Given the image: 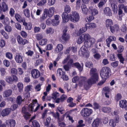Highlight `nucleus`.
Wrapping results in <instances>:
<instances>
[{"mask_svg": "<svg viewBox=\"0 0 127 127\" xmlns=\"http://www.w3.org/2000/svg\"><path fill=\"white\" fill-rule=\"evenodd\" d=\"M86 27L90 29H92L96 27V26L94 23H90L87 24Z\"/></svg>", "mask_w": 127, "mask_h": 127, "instance_id": "obj_36", "label": "nucleus"}, {"mask_svg": "<svg viewBox=\"0 0 127 127\" xmlns=\"http://www.w3.org/2000/svg\"><path fill=\"white\" fill-rule=\"evenodd\" d=\"M89 11L92 15L94 16L97 14L98 13V11L95 8H94L92 6L89 7Z\"/></svg>", "mask_w": 127, "mask_h": 127, "instance_id": "obj_13", "label": "nucleus"}, {"mask_svg": "<svg viewBox=\"0 0 127 127\" xmlns=\"http://www.w3.org/2000/svg\"><path fill=\"white\" fill-rule=\"evenodd\" d=\"M122 98V96L121 94L118 93L117 94L115 97V99L116 100L118 101L119 100L121 99Z\"/></svg>", "mask_w": 127, "mask_h": 127, "instance_id": "obj_64", "label": "nucleus"}, {"mask_svg": "<svg viewBox=\"0 0 127 127\" xmlns=\"http://www.w3.org/2000/svg\"><path fill=\"white\" fill-rule=\"evenodd\" d=\"M8 9V5L6 3L3 2L2 3V6L0 5V11L5 12L7 11Z\"/></svg>", "mask_w": 127, "mask_h": 127, "instance_id": "obj_14", "label": "nucleus"}, {"mask_svg": "<svg viewBox=\"0 0 127 127\" xmlns=\"http://www.w3.org/2000/svg\"><path fill=\"white\" fill-rule=\"evenodd\" d=\"M81 8L83 13L86 14L88 12V9L86 6L85 5H82L81 6Z\"/></svg>", "mask_w": 127, "mask_h": 127, "instance_id": "obj_28", "label": "nucleus"}, {"mask_svg": "<svg viewBox=\"0 0 127 127\" xmlns=\"http://www.w3.org/2000/svg\"><path fill=\"white\" fill-rule=\"evenodd\" d=\"M0 71L1 72V75L2 76H3L5 75L6 73L5 69L3 67H1L0 68Z\"/></svg>", "mask_w": 127, "mask_h": 127, "instance_id": "obj_56", "label": "nucleus"}, {"mask_svg": "<svg viewBox=\"0 0 127 127\" xmlns=\"http://www.w3.org/2000/svg\"><path fill=\"white\" fill-rule=\"evenodd\" d=\"M113 24V22L112 20L111 19H107L106 20V26L107 27L111 26Z\"/></svg>", "mask_w": 127, "mask_h": 127, "instance_id": "obj_27", "label": "nucleus"}, {"mask_svg": "<svg viewBox=\"0 0 127 127\" xmlns=\"http://www.w3.org/2000/svg\"><path fill=\"white\" fill-rule=\"evenodd\" d=\"M69 19L71 22L74 23L78 22L80 19L78 13L76 11H72L70 14Z\"/></svg>", "mask_w": 127, "mask_h": 127, "instance_id": "obj_4", "label": "nucleus"}, {"mask_svg": "<svg viewBox=\"0 0 127 127\" xmlns=\"http://www.w3.org/2000/svg\"><path fill=\"white\" fill-rule=\"evenodd\" d=\"M54 32V30L51 28H47L45 31V32L47 34H51Z\"/></svg>", "mask_w": 127, "mask_h": 127, "instance_id": "obj_39", "label": "nucleus"}, {"mask_svg": "<svg viewBox=\"0 0 127 127\" xmlns=\"http://www.w3.org/2000/svg\"><path fill=\"white\" fill-rule=\"evenodd\" d=\"M64 47L62 44H58L55 50V52L56 53H58L63 50Z\"/></svg>", "mask_w": 127, "mask_h": 127, "instance_id": "obj_22", "label": "nucleus"}, {"mask_svg": "<svg viewBox=\"0 0 127 127\" xmlns=\"http://www.w3.org/2000/svg\"><path fill=\"white\" fill-rule=\"evenodd\" d=\"M79 53V54H81L83 55H85L87 57H88L89 55V52L87 51L86 46H82L81 48Z\"/></svg>", "mask_w": 127, "mask_h": 127, "instance_id": "obj_7", "label": "nucleus"}, {"mask_svg": "<svg viewBox=\"0 0 127 127\" xmlns=\"http://www.w3.org/2000/svg\"><path fill=\"white\" fill-rule=\"evenodd\" d=\"M51 120V118L49 117H48L46 119L45 122L44 123L45 126L46 127H48V125H49Z\"/></svg>", "mask_w": 127, "mask_h": 127, "instance_id": "obj_43", "label": "nucleus"}, {"mask_svg": "<svg viewBox=\"0 0 127 127\" xmlns=\"http://www.w3.org/2000/svg\"><path fill=\"white\" fill-rule=\"evenodd\" d=\"M5 56L6 58L10 60L12 59L13 58L12 54L10 52H6L5 54Z\"/></svg>", "mask_w": 127, "mask_h": 127, "instance_id": "obj_44", "label": "nucleus"}, {"mask_svg": "<svg viewBox=\"0 0 127 127\" xmlns=\"http://www.w3.org/2000/svg\"><path fill=\"white\" fill-rule=\"evenodd\" d=\"M102 110L104 113L109 112L110 111L111 109L109 107H104L102 108Z\"/></svg>", "mask_w": 127, "mask_h": 127, "instance_id": "obj_42", "label": "nucleus"}, {"mask_svg": "<svg viewBox=\"0 0 127 127\" xmlns=\"http://www.w3.org/2000/svg\"><path fill=\"white\" fill-rule=\"evenodd\" d=\"M59 96V94L57 92H55L53 93L52 95V98L53 99L55 100L57 97Z\"/></svg>", "mask_w": 127, "mask_h": 127, "instance_id": "obj_47", "label": "nucleus"}, {"mask_svg": "<svg viewBox=\"0 0 127 127\" xmlns=\"http://www.w3.org/2000/svg\"><path fill=\"white\" fill-rule=\"evenodd\" d=\"M111 5L112 7V10L115 14L117 13L118 8L116 5L115 3H111Z\"/></svg>", "mask_w": 127, "mask_h": 127, "instance_id": "obj_25", "label": "nucleus"}, {"mask_svg": "<svg viewBox=\"0 0 127 127\" xmlns=\"http://www.w3.org/2000/svg\"><path fill=\"white\" fill-rule=\"evenodd\" d=\"M96 71V69L95 68H93L91 69L90 73L91 78L87 80L85 77L81 76L79 77L78 76H76L73 78L72 81L75 83L79 80L78 86L80 87L83 86L85 89L87 90L89 89L91 85L97 81L98 76Z\"/></svg>", "mask_w": 127, "mask_h": 127, "instance_id": "obj_1", "label": "nucleus"}, {"mask_svg": "<svg viewBox=\"0 0 127 127\" xmlns=\"http://www.w3.org/2000/svg\"><path fill=\"white\" fill-rule=\"evenodd\" d=\"M92 111L90 109L87 108H83L81 111V116L84 117L89 116L92 113Z\"/></svg>", "mask_w": 127, "mask_h": 127, "instance_id": "obj_5", "label": "nucleus"}, {"mask_svg": "<svg viewBox=\"0 0 127 127\" xmlns=\"http://www.w3.org/2000/svg\"><path fill=\"white\" fill-rule=\"evenodd\" d=\"M37 101L36 99L33 100L32 103L28 105V111L30 112H32L33 111V107L35 106V104L37 102Z\"/></svg>", "mask_w": 127, "mask_h": 127, "instance_id": "obj_15", "label": "nucleus"}, {"mask_svg": "<svg viewBox=\"0 0 127 127\" xmlns=\"http://www.w3.org/2000/svg\"><path fill=\"white\" fill-rule=\"evenodd\" d=\"M32 27V24L30 23H28L25 27L26 29L30 30Z\"/></svg>", "mask_w": 127, "mask_h": 127, "instance_id": "obj_61", "label": "nucleus"}, {"mask_svg": "<svg viewBox=\"0 0 127 127\" xmlns=\"http://www.w3.org/2000/svg\"><path fill=\"white\" fill-rule=\"evenodd\" d=\"M101 123L100 120L99 119L97 118L95 120L92 124V127H98Z\"/></svg>", "mask_w": 127, "mask_h": 127, "instance_id": "obj_19", "label": "nucleus"}, {"mask_svg": "<svg viewBox=\"0 0 127 127\" xmlns=\"http://www.w3.org/2000/svg\"><path fill=\"white\" fill-rule=\"evenodd\" d=\"M36 47L38 48L39 52L41 54H42L43 52H45L46 50H43L39 47L38 44H36Z\"/></svg>", "mask_w": 127, "mask_h": 127, "instance_id": "obj_57", "label": "nucleus"}, {"mask_svg": "<svg viewBox=\"0 0 127 127\" xmlns=\"http://www.w3.org/2000/svg\"><path fill=\"white\" fill-rule=\"evenodd\" d=\"M46 2V0H41L37 4L38 6H42L44 5Z\"/></svg>", "mask_w": 127, "mask_h": 127, "instance_id": "obj_54", "label": "nucleus"}, {"mask_svg": "<svg viewBox=\"0 0 127 127\" xmlns=\"http://www.w3.org/2000/svg\"><path fill=\"white\" fill-rule=\"evenodd\" d=\"M18 73L19 75H22L24 73L23 70L21 68H17Z\"/></svg>", "mask_w": 127, "mask_h": 127, "instance_id": "obj_55", "label": "nucleus"}, {"mask_svg": "<svg viewBox=\"0 0 127 127\" xmlns=\"http://www.w3.org/2000/svg\"><path fill=\"white\" fill-rule=\"evenodd\" d=\"M3 19L2 23L4 25H8L10 22L9 18L7 17H5V16L3 14H1L0 17V20H1Z\"/></svg>", "mask_w": 127, "mask_h": 127, "instance_id": "obj_10", "label": "nucleus"}, {"mask_svg": "<svg viewBox=\"0 0 127 127\" xmlns=\"http://www.w3.org/2000/svg\"><path fill=\"white\" fill-rule=\"evenodd\" d=\"M56 2V0H48V3L49 6H52Z\"/></svg>", "mask_w": 127, "mask_h": 127, "instance_id": "obj_58", "label": "nucleus"}, {"mask_svg": "<svg viewBox=\"0 0 127 127\" xmlns=\"http://www.w3.org/2000/svg\"><path fill=\"white\" fill-rule=\"evenodd\" d=\"M0 32L5 39H8L9 37L8 35L3 30H0Z\"/></svg>", "mask_w": 127, "mask_h": 127, "instance_id": "obj_31", "label": "nucleus"}, {"mask_svg": "<svg viewBox=\"0 0 127 127\" xmlns=\"http://www.w3.org/2000/svg\"><path fill=\"white\" fill-rule=\"evenodd\" d=\"M87 27H86V25L84 27L81 28L79 31V32L80 33H82L85 32L87 30Z\"/></svg>", "mask_w": 127, "mask_h": 127, "instance_id": "obj_41", "label": "nucleus"}, {"mask_svg": "<svg viewBox=\"0 0 127 127\" xmlns=\"http://www.w3.org/2000/svg\"><path fill=\"white\" fill-rule=\"evenodd\" d=\"M12 93V91L10 90L5 91L3 92V96L5 97H7L10 95Z\"/></svg>", "mask_w": 127, "mask_h": 127, "instance_id": "obj_26", "label": "nucleus"}, {"mask_svg": "<svg viewBox=\"0 0 127 127\" xmlns=\"http://www.w3.org/2000/svg\"><path fill=\"white\" fill-rule=\"evenodd\" d=\"M95 40L93 38H91L90 36L88 33H85L80 35L78 37L77 42V43L80 44L83 42L87 47H91L95 42Z\"/></svg>", "mask_w": 127, "mask_h": 127, "instance_id": "obj_2", "label": "nucleus"}, {"mask_svg": "<svg viewBox=\"0 0 127 127\" xmlns=\"http://www.w3.org/2000/svg\"><path fill=\"white\" fill-rule=\"evenodd\" d=\"M23 56L22 54L20 53H18L16 54L15 59L17 63H21L23 61Z\"/></svg>", "mask_w": 127, "mask_h": 127, "instance_id": "obj_8", "label": "nucleus"}, {"mask_svg": "<svg viewBox=\"0 0 127 127\" xmlns=\"http://www.w3.org/2000/svg\"><path fill=\"white\" fill-rule=\"evenodd\" d=\"M111 70L110 68L108 67H104L101 69L100 73L101 78L105 81L110 75Z\"/></svg>", "mask_w": 127, "mask_h": 127, "instance_id": "obj_3", "label": "nucleus"}, {"mask_svg": "<svg viewBox=\"0 0 127 127\" xmlns=\"http://www.w3.org/2000/svg\"><path fill=\"white\" fill-rule=\"evenodd\" d=\"M126 24H124L122 26L121 30L124 32H126L127 30V28L126 27Z\"/></svg>", "mask_w": 127, "mask_h": 127, "instance_id": "obj_59", "label": "nucleus"}, {"mask_svg": "<svg viewBox=\"0 0 127 127\" xmlns=\"http://www.w3.org/2000/svg\"><path fill=\"white\" fill-rule=\"evenodd\" d=\"M106 2L103 1H100L98 4V7L99 8H102Z\"/></svg>", "mask_w": 127, "mask_h": 127, "instance_id": "obj_53", "label": "nucleus"}, {"mask_svg": "<svg viewBox=\"0 0 127 127\" xmlns=\"http://www.w3.org/2000/svg\"><path fill=\"white\" fill-rule=\"evenodd\" d=\"M32 125L33 127H40V125L38 122L36 121H32Z\"/></svg>", "mask_w": 127, "mask_h": 127, "instance_id": "obj_52", "label": "nucleus"}, {"mask_svg": "<svg viewBox=\"0 0 127 127\" xmlns=\"http://www.w3.org/2000/svg\"><path fill=\"white\" fill-rule=\"evenodd\" d=\"M11 73L12 74H17L18 73L17 70L14 68H12L11 70Z\"/></svg>", "mask_w": 127, "mask_h": 127, "instance_id": "obj_48", "label": "nucleus"}, {"mask_svg": "<svg viewBox=\"0 0 127 127\" xmlns=\"http://www.w3.org/2000/svg\"><path fill=\"white\" fill-rule=\"evenodd\" d=\"M5 80L9 84H11L13 81L12 77L9 76H6Z\"/></svg>", "mask_w": 127, "mask_h": 127, "instance_id": "obj_30", "label": "nucleus"}, {"mask_svg": "<svg viewBox=\"0 0 127 127\" xmlns=\"http://www.w3.org/2000/svg\"><path fill=\"white\" fill-rule=\"evenodd\" d=\"M55 9V8L53 7H50L48 10V9L47 13L48 17H51L53 15Z\"/></svg>", "mask_w": 127, "mask_h": 127, "instance_id": "obj_24", "label": "nucleus"}, {"mask_svg": "<svg viewBox=\"0 0 127 127\" xmlns=\"http://www.w3.org/2000/svg\"><path fill=\"white\" fill-rule=\"evenodd\" d=\"M17 40L19 44H21L23 39L20 35H18L17 37Z\"/></svg>", "mask_w": 127, "mask_h": 127, "instance_id": "obj_60", "label": "nucleus"}, {"mask_svg": "<svg viewBox=\"0 0 127 127\" xmlns=\"http://www.w3.org/2000/svg\"><path fill=\"white\" fill-rule=\"evenodd\" d=\"M11 109L9 108H6L3 109L1 113V116L5 117L8 115L10 113Z\"/></svg>", "mask_w": 127, "mask_h": 127, "instance_id": "obj_12", "label": "nucleus"}, {"mask_svg": "<svg viewBox=\"0 0 127 127\" xmlns=\"http://www.w3.org/2000/svg\"><path fill=\"white\" fill-rule=\"evenodd\" d=\"M119 106L122 108L127 110V101L125 100H122L120 101Z\"/></svg>", "mask_w": 127, "mask_h": 127, "instance_id": "obj_16", "label": "nucleus"}, {"mask_svg": "<svg viewBox=\"0 0 127 127\" xmlns=\"http://www.w3.org/2000/svg\"><path fill=\"white\" fill-rule=\"evenodd\" d=\"M33 88V86L32 85H27L25 88V91L27 92L31 91Z\"/></svg>", "mask_w": 127, "mask_h": 127, "instance_id": "obj_40", "label": "nucleus"}, {"mask_svg": "<svg viewBox=\"0 0 127 127\" xmlns=\"http://www.w3.org/2000/svg\"><path fill=\"white\" fill-rule=\"evenodd\" d=\"M32 77L34 78H37L40 76L39 71L36 69H33L31 72Z\"/></svg>", "mask_w": 127, "mask_h": 127, "instance_id": "obj_11", "label": "nucleus"}, {"mask_svg": "<svg viewBox=\"0 0 127 127\" xmlns=\"http://www.w3.org/2000/svg\"><path fill=\"white\" fill-rule=\"evenodd\" d=\"M67 31V29L66 28H65L63 31V35L61 37L62 39L66 42L68 41L70 38L69 34L66 33Z\"/></svg>", "mask_w": 127, "mask_h": 127, "instance_id": "obj_6", "label": "nucleus"}, {"mask_svg": "<svg viewBox=\"0 0 127 127\" xmlns=\"http://www.w3.org/2000/svg\"><path fill=\"white\" fill-rule=\"evenodd\" d=\"M15 11L14 9L12 8H11L9 11V14L10 16L12 17H13L15 14Z\"/></svg>", "mask_w": 127, "mask_h": 127, "instance_id": "obj_50", "label": "nucleus"}, {"mask_svg": "<svg viewBox=\"0 0 127 127\" xmlns=\"http://www.w3.org/2000/svg\"><path fill=\"white\" fill-rule=\"evenodd\" d=\"M17 86L19 92H21L23 91V84L22 83H18L17 84Z\"/></svg>", "mask_w": 127, "mask_h": 127, "instance_id": "obj_35", "label": "nucleus"}, {"mask_svg": "<svg viewBox=\"0 0 127 127\" xmlns=\"http://www.w3.org/2000/svg\"><path fill=\"white\" fill-rule=\"evenodd\" d=\"M57 74L59 76L61 77L63 75L65 74V72L63 71L62 69L61 68H59L57 70Z\"/></svg>", "mask_w": 127, "mask_h": 127, "instance_id": "obj_32", "label": "nucleus"}, {"mask_svg": "<svg viewBox=\"0 0 127 127\" xmlns=\"http://www.w3.org/2000/svg\"><path fill=\"white\" fill-rule=\"evenodd\" d=\"M47 40L46 38L40 40L39 42L40 45L43 46L46 45L47 43Z\"/></svg>", "mask_w": 127, "mask_h": 127, "instance_id": "obj_38", "label": "nucleus"}, {"mask_svg": "<svg viewBox=\"0 0 127 127\" xmlns=\"http://www.w3.org/2000/svg\"><path fill=\"white\" fill-rule=\"evenodd\" d=\"M81 65L78 63H76L73 64V66L76 67L79 71H81L83 70V63L81 64Z\"/></svg>", "mask_w": 127, "mask_h": 127, "instance_id": "obj_20", "label": "nucleus"}, {"mask_svg": "<svg viewBox=\"0 0 127 127\" xmlns=\"http://www.w3.org/2000/svg\"><path fill=\"white\" fill-rule=\"evenodd\" d=\"M15 17L16 20L19 22H21L22 20L21 19V16L18 14H15Z\"/></svg>", "mask_w": 127, "mask_h": 127, "instance_id": "obj_49", "label": "nucleus"}, {"mask_svg": "<svg viewBox=\"0 0 127 127\" xmlns=\"http://www.w3.org/2000/svg\"><path fill=\"white\" fill-rule=\"evenodd\" d=\"M103 13L106 15L109 16H111L112 15L111 10L108 7H106L104 8Z\"/></svg>", "mask_w": 127, "mask_h": 127, "instance_id": "obj_17", "label": "nucleus"}, {"mask_svg": "<svg viewBox=\"0 0 127 127\" xmlns=\"http://www.w3.org/2000/svg\"><path fill=\"white\" fill-rule=\"evenodd\" d=\"M118 56L120 59L121 62L123 64L124 63L123 62L124 60L121 54H119L118 55Z\"/></svg>", "mask_w": 127, "mask_h": 127, "instance_id": "obj_63", "label": "nucleus"}, {"mask_svg": "<svg viewBox=\"0 0 127 127\" xmlns=\"http://www.w3.org/2000/svg\"><path fill=\"white\" fill-rule=\"evenodd\" d=\"M23 13L25 16L28 18L30 16V10L27 8L24 9L23 10Z\"/></svg>", "mask_w": 127, "mask_h": 127, "instance_id": "obj_33", "label": "nucleus"}, {"mask_svg": "<svg viewBox=\"0 0 127 127\" xmlns=\"http://www.w3.org/2000/svg\"><path fill=\"white\" fill-rule=\"evenodd\" d=\"M23 99H22V96L21 95L18 96L16 99V103L17 104L20 105L23 101Z\"/></svg>", "mask_w": 127, "mask_h": 127, "instance_id": "obj_34", "label": "nucleus"}, {"mask_svg": "<svg viewBox=\"0 0 127 127\" xmlns=\"http://www.w3.org/2000/svg\"><path fill=\"white\" fill-rule=\"evenodd\" d=\"M116 39V38L114 36H110L106 40L107 46L109 47L111 42Z\"/></svg>", "mask_w": 127, "mask_h": 127, "instance_id": "obj_23", "label": "nucleus"}, {"mask_svg": "<svg viewBox=\"0 0 127 127\" xmlns=\"http://www.w3.org/2000/svg\"><path fill=\"white\" fill-rule=\"evenodd\" d=\"M94 59L98 60L100 59L101 56L98 53H96L94 55Z\"/></svg>", "mask_w": 127, "mask_h": 127, "instance_id": "obj_51", "label": "nucleus"}, {"mask_svg": "<svg viewBox=\"0 0 127 127\" xmlns=\"http://www.w3.org/2000/svg\"><path fill=\"white\" fill-rule=\"evenodd\" d=\"M118 62L117 61H115L112 63L111 64V65L113 67H116L118 66Z\"/></svg>", "mask_w": 127, "mask_h": 127, "instance_id": "obj_62", "label": "nucleus"}, {"mask_svg": "<svg viewBox=\"0 0 127 127\" xmlns=\"http://www.w3.org/2000/svg\"><path fill=\"white\" fill-rule=\"evenodd\" d=\"M62 16L64 22H67L68 21L69 18L68 13L63 12L62 14Z\"/></svg>", "mask_w": 127, "mask_h": 127, "instance_id": "obj_21", "label": "nucleus"}, {"mask_svg": "<svg viewBox=\"0 0 127 127\" xmlns=\"http://www.w3.org/2000/svg\"><path fill=\"white\" fill-rule=\"evenodd\" d=\"M6 124L7 125V127H14L16 125V122L15 120L13 119H11L7 120Z\"/></svg>", "mask_w": 127, "mask_h": 127, "instance_id": "obj_9", "label": "nucleus"}, {"mask_svg": "<svg viewBox=\"0 0 127 127\" xmlns=\"http://www.w3.org/2000/svg\"><path fill=\"white\" fill-rule=\"evenodd\" d=\"M109 123L110 126L115 127L116 125V123L115 122V120L113 119H111L109 120Z\"/></svg>", "mask_w": 127, "mask_h": 127, "instance_id": "obj_37", "label": "nucleus"}, {"mask_svg": "<svg viewBox=\"0 0 127 127\" xmlns=\"http://www.w3.org/2000/svg\"><path fill=\"white\" fill-rule=\"evenodd\" d=\"M71 10V8L69 5H66L65 7L64 11V12H66V13H69Z\"/></svg>", "mask_w": 127, "mask_h": 127, "instance_id": "obj_45", "label": "nucleus"}, {"mask_svg": "<svg viewBox=\"0 0 127 127\" xmlns=\"http://www.w3.org/2000/svg\"><path fill=\"white\" fill-rule=\"evenodd\" d=\"M111 32L113 33H114L115 31H118L119 29V27L117 25L111 26L110 27Z\"/></svg>", "mask_w": 127, "mask_h": 127, "instance_id": "obj_29", "label": "nucleus"}, {"mask_svg": "<svg viewBox=\"0 0 127 127\" xmlns=\"http://www.w3.org/2000/svg\"><path fill=\"white\" fill-rule=\"evenodd\" d=\"M4 29L6 31L8 32H10L11 31L12 28L10 26L7 25L5 27Z\"/></svg>", "mask_w": 127, "mask_h": 127, "instance_id": "obj_46", "label": "nucleus"}, {"mask_svg": "<svg viewBox=\"0 0 127 127\" xmlns=\"http://www.w3.org/2000/svg\"><path fill=\"white\" fill-rule=\"evenodd\" d=\"M48 9H45L43 11V14L42 16L40 17V21L42 22L46 18L47 16H48Z\"/></svg>", "mask_w": 127, "mask_h": 127, "instance_id": "obj_18", "label": "nucleus"}]
</instances>
